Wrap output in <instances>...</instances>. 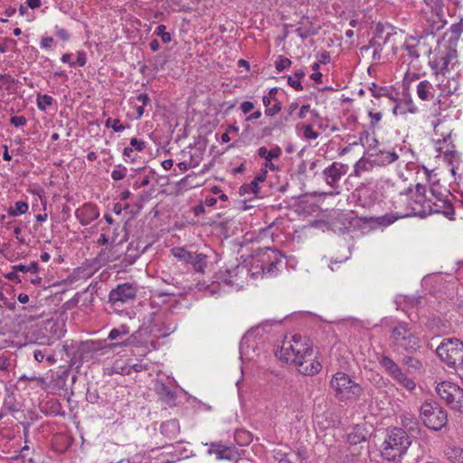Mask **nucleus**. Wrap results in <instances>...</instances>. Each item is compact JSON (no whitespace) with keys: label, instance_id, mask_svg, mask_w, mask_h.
<instances>
[{"label":"nucleus","instance_id":"1","mask_svg":"<svg viewBox=\"0 0 463 463\" xmlns=\"http://www.w3.org/2000/svg\"><path fill=\"white\" fill-rule=\"evenodd\" d=\"M411 445V440L405 430L392 428L387 430L386 437L381 445V457L388 462L400 463Z\"/></svg>","mask_w":463,"mask_h":463},{"label":"nucleus","instance_id":"2","mask_svg":"<svg viewBox=\"0 0 463 463\" xmlns=\"http://www.w3.org/2000/svg\"><path fill=\"white\" fill-rule=\"evenodd\" d=\"M136 336L131 335L127 339L119 343L108 344L104 346L99 342L85 341L75 343L73 340L65 341L63 349L71 361H83L92 356L93 354L102 349H113L118 346H128L133 345L136 341Z\"/></svg>","mask_w":463,"mask_h":463},{"label":"nucleus","instance_id":"3","mask_svg":"<svg viewBox=\"0 0 463 463\" xmlns=\"http://www.w3.org/2000/svg\"><path fill=\"white\" fill-rule=\"evenodd\" d=\"M391 347L396 353L414 354L420 348V337L414 334L410 326L400 322L390 331Z\"/></svg>","mask_w":463,"mask_h":463},{"label":"nucleus","instance_id":"4","mask_svg":"<svg viewBox=\"0 0 463 463\" xmlns=\"http://www.w3.org/2000/svg\"><path fill=\"white\" fill-rule=\"evenodd\" d=\"M419 419L429 430L438 432L448 424L447 411L436 401L426 400L420 407Z\"/></svg>","mask_w":463,"mask_h":463},{"label":"nucleus","instance_id":"5","mask_svg":"<svg viewBox=\"0 0 463 463\" xmlns=\"http://www.w3.org/2000/svg\"><path fill=\"white\" fill-rule=\"evenodd\" d=\"M311 351L312 345L309 339L300 335H295L292 337V342L283 344L279 357L280 360L294 364L298 366L303 359H310Z\"/></svg>","mask_w":463,"mask_h":463},{"label":"nucleus","instance_id":"6","mask_svg":"<svg viewBox=\"0 0 463 463\" xmlns=\"http://www.w3.org/2000/svg\"><path fill=\"white\" fill-rule=\"evenodd\" d=\"M436 354L449 368L463 370V342L460 339L444 338L436 348Z\"/></svg>","mask_w":463,"mask_h":463},{"label":"nucleus","instance_id":"7","mask_svg":"<svg viewBox=\"0 0 463 463\" xmlns=\"http://www.w3.org/2000/svg\"><path fill=\"white\" fill-rule=\"evenodd\" d=\"M330 384L340 401L357 399L363 393L362 386L343 372L335 373Z\"/></svg>","mask_w":463,"mask_h":463},{"label":"nucleus","instance_id":"8","mask_svg":"<svg viewBox=\"0 0 463 463\" xmlns=\"http://www.w3.org/2000/svg\"><path fill=\"white\" fill-rule=\"evenodd\" d=\"M439 209H432L430 204H415L414 206L406 205V211L404 212H392L381 217L371 218L375 220L379 225L387 226L394 222L396 220L406 217H420L425 218L426 216L432 213H439Z\"/></svg>","mask_w":463,"mask_h":463},{"label":"nucleus","instance_id":"9","mask_svg":"<svg viewBox=\"0 0 463 463\" xmlns=\"http://www.w3.org/2000/svg\"><path fill=\"white\" fill-rule=\"evenodd\" d=\"M283 259L284 256L279 250L265 248L260 250L252 265L255 269H260L263 274L273 276L285 264Z\"/></svg>","mask_w":463,"mask_h":463},{"label":"nucleus","instance_id":"10","mask_svg":"<svg viewBox=\"0 0 463 463\" xmlns=\"http://www.w3.org/2000/svg\"><path fill=\"white\" fill-rule=\"evenodd\" d=\"M440 399L453 411L463 412V389L450 382H442L436 387Z\"/></svg>","mask_w":463,"mask_h":463},{"label":"nucleus","instance_id":"11","mask_svg":"<svg viewBox=\"0 0 463 463\" xmlns=\"http://www.w3.org/2000/svg\"><path fill=\"white\" fill-rule=\"evenodd\" d=\"M457 62V51L451 46H446L433 60L430 61V65L436 77H439L442 74H450L451 69L454 68Z\"/></svg>","mask_w":463,"mask_h":463},{"label":"nucleus","instance_id":"12","mask_svg":"<svg viewBox=\"0 0 463 463\" xmlns=\"http://www.w3.org/2000/svg\"><path fill=\"white\" fill-rule=\"evenodd\" d=\"M172 254L180 261L191 264L196 272L203 273L207 266V256L203 253L188 251L184 248L175 247L172 249Z\"/></svg>","mask_w":463,"mask_h":463},{"label":"nucleus","instance_id":"13","mask_svg":"<svg viewBox=\"0 0 463 463\" xmlns=\"http://www.w3.org/2000/svg\"><path fill=\"white\" fill-rule=\"evenodd\" d=\"M137 289L129 283L118 285L109 294V302L115 307H121L123 304L136 298Z\"/></svg>","mask_w":463,"mask_h":463},{"label":"nucleus","instance_id":"14","mask_svg":"<svg viewBox=\"0 0 463 463\" xmlns=\"http://www.w3.org/2000/svg\"><path fill=\"white\" fill-rule=\"evenodd\" d=\"M378 144L377 139L372 138V143L369 144L366 154L372 162L380 166L388 165L395 162L399 156L394 151H383L376 147Z\"/></svg>","mask_w":463,"mask_h":463},{"label":"nucleus","instance_id":"15","mask_svg":"<svg viewBox=\"0 0 463 463\" xmlns=\"http://www.w3.org/2000/svg\"><path fill=\"white\" fill-rule=\"evenodd\" d=\"M348 165L340 162H334L324 171L325 180L327 184L334 186L347 173Z\"/></svg>","mask_w":463,"mask_h":463},{"label":"nucleus","instance_id":"16","mask_svg":"<svg viewBox=\"0 0 463 463\" xmlns=\"http://www.w3.org/2000/svg\"><path fill=\"white\" fill-rule=\"evenodd\" d=\"M209 454H214L219 460H235L238 453L234 447L226 446L221 442H213L208 449Z\"/></svg>","mask_w":463,"mask_h":463},{"label":"nucleus","instance_id":"17","mask_svg":"<svg viewBox=\"0 0 463 463\" xmlns=\"http://www.w3.org/2000/svg\"><path fill=\"white\" fill-rule=\"evenodd\" d=\"M437 80L441 95L454 94L459 87L458 78L456 75H451V73L442 74L437 77Z\"/></svg>","mask_w":463,"mask_h":463},{"label":"nucleus","instance_id":"18","mask_svg":"<svg viewBox=\"0 0 463 463\" xmlns=\"http://www.w3.org/2000/svg\"><path fill=\"white\" fill-rule=\"evenodd\" d=\"M210 211L209 210H206L205 207L203 206V204H196L194 207L192 208L191 211H189L188 213V216L186 217V221L188 223H191V224H196V223H203V224H206V223H211V222H214L215 220L212 217H204L203 216L202 218H200V216L202 215H204L206 213H208Z\"/></svg>","mask_w":463,"mask_h":463},{"label":"nucleus","instance_id":"19","mask_svg":"<svg viewBox=\"0 0 463 463\" xmlns=\"http://www.w3.org/2000/svg\"><path fill=\"white\" fill-rule=\"evenodd\" d=\"M75 215L82 225H88L90 222L97 219L99 213L93 204H83L76 209Z\"/></svg>","mask_w":463,"mask_h":463},{"label":"nucleus","instance_id":"20","mask_svg":"<svg viewBox=\"0 0 463 463\" xmlns=\"http://www.w3.org/2000/svg\"><path fill=\"white\" fill-rule=\"evenodd\" d=\"M318 209V204H288L287 210L292 212L288 213L287 215L289 220L293 221L296 217L308 216L312 212H316Z\"/></svg>","mask_w":463,"mask_h":463},{"label":"nucleus","instance_id":"21","mask_svg":"<svg viewBox=\"0 0 463 463\" xmlns=\"http://www.w3.org/2000/svg\"><path fill=\"white\" fill-rule=\"evenodd\" d=\"M310 359L305 358L298 365V371L305 375H315L321 371V364L314 358V352L311 351Z\"/></svg>","mask_w":463,"mask_h":463},{"label":"nucleus","instance_id":"22","mask_svg":"<svg viewBox=\"0 0 463 463\" xmlns=\"http://www.w3.org/2000/svg\"><path fill=\"white\" fill-rule=\"evenodd\" d=\"M146 248L147 246H145L141 249L139 242L131 241L127 248L122 262L125 263L126 266L134 264L140 255L145 252Z\"/></svg>","mask_w":463,"mask_h":463},{"label":"nucleus","instance_id":"23","mask_svg":"<svg viewBox=\"0 0 463 463\" xmlns=\"http://www.w3.org/2000/svg\"><path fill=\"white\" fill-rule=\"evenodd\" d=\"M377 361L392 379H394L396 375L402 371L399 364L388 355L378 354Z\"/></svg>","mask_w":463,"mask_h":463},{"label":"nucleus","instance_id":"24","mask_svg":"<svg viewBox=\"0 0 463 463\" xmlns=\"http://www.w3.org/2000/svg\"><path fill=\"white\" fill-rule=\"evenodd\" d=\"M426 32L434 34L440 31L446 24V21L439 13L431 12L427 17Z\"/></svg>","mask_w":463,"mask_h":463},{"label":"nucleus","instance_id":"25","mask_svg":"<svg viewBox=\"0 0 463 463\" xmlns=\"http://www.w3.org/2000/svg\"><path fill=\"white\" fill-rule=\"evenodd\" d=\"M417 111L418 108L411 97L399 100L393 108V114L396 116L405 115L407 113L415 114Z\"/></svg>","mask_w":463,"mask_h":463},{"label":"nucleus","instance_id":"26","mask_svg":"<svg viewBox=\"0 0 463 463\" xmlns=\"http://www.w3.org/2000/svg\"><path fill=\"white\" fill-rule=\"evenodd\" d=\"M402 424L411 435H420L424 430L420 425L418 419L413 415L405 414L402 417Z\"/></svg>","mask_w":463,"mask_h":463},{"label":"nucleus","instance_id":"27","mask_svg":"<svg viewBox=\"0 0 463 463\" xmlns=\"http://www.w3.org/2000/svg\"><path fill=\"white\" fill-rule=\"evenodd\" d=\"M119 259V255L114 250V247L101 249L96 257V261L99 265H106L109 262H114Z\"/></svg>","mask_w":463,"mask_h":463},{"label":"nucleus","instance_id":"28","mask_svg":"<svg viewBox=\"0 0 463 463\" xmlns=\"http://www.w3.org/2000/svg\"><path fill=\"white\" fill-rule=\"evenodd\" d=\"M160 430L163 435L167 437L170 439H175L177 434L180 431V426L178 423V420H170L167 421H165L160 426Z\"/></svg>","mask_w":463,"mask_h":463},{"label":"nucleus","instance_id":"29","mask_svg":"<svg viewBox=\"0 0 463 463\" xmlns=\"http://www.w3.org/2000/svg\"><path fill=\"white\" fill-rule=\"evenodd\" d=\"M295 32L301 39H307L309 36L317 34L318 29L308 20H303L299 23V26L295 30Z\"/></svg>","mask_w":463,"mask_h":463},{"label":"nucleus","instance_id":"30","mask_svg":"<svg viewBox=\"0 0 463 463\" xmlns=\"http://www.w3.org/2000/svg\"><path fill=\"white\" fill-rule=\"evenodd\" d=\"M417 95L422 100H430L434 97V88L428 80H422L417 85Z\"/></svg>","mask_w":463,"mask_h":463},{"label":"nucleus","instance_id":"31","mask_svg":"<svg viewBox=\"0 0 463 463\" xmlns=\"http://www.w3.org/2000/svg\"><path fill=\"white\" fill-rule=\"evenodd\" d=\"M426 186L420 184H417L414 189L411 187L407 189V193L411 194V199L417 203H424L426 200L431 201V199L426 197Z\"/></svg>","mask_w":463,"mask_h":463},{"label":"nucleus","instance_id":"32","mask_svg":"<svg viewBox=\"0 0 463 463\" xmlns=\"http://www.w3.org/2000/svg\"><path fill=\"white\" fill-rule=\"evenodd\" d=\"M402 363L407 366V372L409 373H420L423 370L422 362L411 355H404L402 359Z\"/></svg>","mask_w":463,"mask_h":463},{"label":"nucleus","instance_id":"33","mask_svg":"<svg viewBox=\"0 0 463 463\" xmlns=\"http://www.w3.org/2000/svg\"><path fill=\"white\" fill-rule=\"evenodd\" d=\"M364 429L356 425L353 430L346 435V442L350 445H357L365 441Z\"/></svg>","mask_w":463,"mask_h":463},{"label":"nucleus","instance_id":"34","mask_svg":"<svg viewBox=\"0 0 463 463\" xmlns=\"http://www.w3.org/2000/svg\"><path fill=\"white\" fill-rule=\"evenodd\" d=\"M296 130L298 135L307 140H314L319 137V133L313 129L311 124H297Z\"/></svg>","mask_w":463,"mask_h":463},{"label":"nucleus","instance_id":"35","mask_svg":"<svg viewBox=\"0 0 463 463\" xmlns=\"http://www.w3.org/2000/svg\"><path fill=\"white\" fill-rule=\"evenodd\" d=\"M277 92H278V89L272 88L269 90V91L267 95L263 96V97L271 99L273 100L272 108H270L269 109H265V115H267V116L272 117L281 110V104L276 97Z\"/></svg>","mask_w":463,"mask_h":463},{"label":"nucleus","instance_id":"36","mask_svg":"<svg viewBox=\"0 0 463 463\" xmlns=\"http://www.w3.org/2000/svg\"><path fill=\"white\" fill-rule=\"evenodd\" d=\"M282 154V150L279 146H275L270 150H268L265 146H260L258 149V155L260 157L264 158L266 161H271L272 159L279 158Z\"/></svg>","mask_w":463,"mask_h":463},{"label":"nucleus","instance_id":"37","mask_svg":"<svg viewBox=\"0 0 463 463\" xmlns=\"http://www.w3.org/2000/svg\"><path fill=\"white\" fill-rule=\"evenodd\" d=\"M446 456L452 463H463V449L457 446L449 447Z\"/></svg>","mask_w":463,"mask_h":463},{"label":"nucleus","instance_id":"38","mask_svg":"<svg viewBox=\"0 0 463 463\" xmlns=\"http://www.w3.org/2000/svg\"><path fill=\"white\" fill-rule=\"evenodd\" d=\"M157 394L166 402L175 401V394L170 387L165 383H160L156 386Z\"/></svg>","mask_w":463,"mask_h":463},{"label":"nucleus","instance_id":"39","mask_svg":"<svg viewBox=\"0 0 463 463\" xmlns=\"http://www.w3.org/2000/svg\"><path fill=\"white\" fill-rule=\"evenodd\" d=\"M393 380L410 392L416 388V383L411 378L408 377L402 371L398 373Z\"/></svg>","mask_w":463,"mask_h":463},{"label":"nucleus","instance_id":"40","mask_svg":"<svg viewBox=\"0 0 463 463\" xmlns=\"http://www.w3.org/2000/svg\"><path fill=\"white\" fill-rule=\"evenodd\" d=\"M305 76V71L301 69L297 70L294 73V76L288 77V83L289 86L294 88L297 90H302L303 87L300 82V79Z\"/></svg>","mask_w":463,"mask_h":463},{"label":"nucleus","instance_id":"41","mask_svg":"<svg viewBox=\"0 0 463 463\" xmlns=\"http://www.w3.org/2000/svg\"><path fill=\"white\" fill-rule=\"evenodd\" d=\"M54 99L52 96L47 94H38L36 99V104L40 110L45 111L48 107L52 106Z\"/></svg>","mask_w":463,"mask_h":463},{"label":"nucleus","instance_id":"42","mask_svg":"<svg viewBox=\"0 0 463 463\" xmlns=\"http://www.w3.org/2000/svg\"><path fill=\"white\" fill-rule=\"evenodd\" d=\"M129 334V327L126 325H121L118 328H113L109 334L108 338L110 340L121 339L123 336H126Z\"/></svg>","mask_w":463,"mask_h":463},{"label":"nucleus","instance_id":"43","mask_svg":"<svg viewBox=\"0 0 463 463\" xmlns=\"http://www.w3.org/2000/svg\"><path fill=\"white\" fill-rule=\"evenodd\" d=\"M50 326V331L52 334V337H48L47 344H51V339H59L63 335V333L61 329L59 328L58 323L48 321L45 326V329H47V326Z\"/></svg>","mask_w":463,"mask_h":463},{"label":"nucleus","instance_id":"44","mask_svg":"<svg viewBox=\"0 0 463 463\" xmlns=\"http://www.w3.org/2000/svg\"><path fill=\"white\" fill-rule=\"evenodd\" d=\"M29 209V204H15L14 206L10 205L7 208L9 216L15 217L25 213Z\"/></svg>","mask_w":463,"mask_h":463},{"label":"nucleus","instance_id":"45","mask_svg":"<svg viewBox=\"0 0 463 463\" xmlns=\"http://www.w3.org/2000/svg\"><path fill=\"white\" fill-rule=\"evenodd\" d=\"M370 48L373 49V60L374 61H379L381 59V52L383 51V47L380 43H377L375 41H371L369 45L364 47L363 50H369Z\"/></svg>","mask_w":463,"mask_h":463},{"label":"nucleus","instance_id":"46","mask_svg":"<svg viewBox=\"0 0 463 463\" xmlns=\"http://www.w3.org/2000/svg\"><path fill=\"white\" fill-rule=\"evenodd\" d=\"M240 193L241 194H257L259 193V184L252 180L250 184H245L241 186Z\"/></svg>","mask_w":463,"mask_h":463},{"label":"nucleus","instance_id":"47","mask_svg":"<svg viewBox=\"0 0 463 463\" xmlns=\"http://www.w3.org/2000/svg\"><path fill=\"white\" fill-rule=\"evenodd\" d=\"M14 269L21 272H30V273L35 274L38 272L39 267H38V263L36 261H33L29 265H24V264L14 265Z\"/></svg>","mask_w":463,"mask_h":463},{"label":"nucleus","instance_id":"48","mask_svg":"<svg viewBox=\"0 0 463 463\" xmlns=\"http://www.w3.org/2000/svg\"><path fill=\"white\" fill-rule=\"evenodd\" d=\"M106 128H111L115 132H122L126 128L118 118H109L105 122Z\"/></svg>","mask_w":463,"mask_h":463},{"label":"nucleus","instance_id":"49","mask_svg":"<svg viewBox=\"0 0 463 463\" xmlns=\"http://www.w3.org/2000/svg\"><path fill=\"white\" fill-rule=\"evenodd\" d=\"M165 25L164 24H160L158 25L154 33L159 37H161L162 41L165 43H167L169 42H171L172 38H171V34L167 32H165Z\"/></svg>","mask_w":463,"mask_h":463},{"label":"nucleus","instance_id":"50","mask_svg":"<svg viewBox=\"0 0 463 463\" xmlns=\"http://www.w3.org/2000/svg\"><path fill=\"white\" fill-rule=\"evenodd\" d=\"M127 172H128V169L127 167L125 166H122V165H118V167L116 169H114L111 173V178L114 180V181H120L122 180L123 178H125L126 175H127Z\"/></svg>","mask_w":463,"mask_h":463},{"label":"nucleus","instance_id":"51","mask_svg":"<svg viewBox=\"0 0 463 463\" xmlns=\"http://www.w3.org/2000/svg\"><path fill=\"white\" fill-rule=\"evenodd\" d=\"M99 395L97 389L89 387L86 392V401L91 404H95L99 402Z\"/></svg>","mask_w":463,"mask_h":463},{"label":"nucleus","instance_id":"52","mask_svg":"<svg viewBox=\"0 0 463 463\" xmlns=\"http://www.w3.org/2000/svg\"><path fill=\"white\" fill-rule=\"evenodd\" d=\"M291 65V61L288 58L279 56L278 61L275 62V67L279 71H282Z\"/></svg>","mask_w":463,"mask_h":463},{"label":"nucleus","instance_id":"53","mask_svg":"<svg viewBox=\"0 0 463 463\" xmlns=\"http://www.w3.org/2000/svg\"><path fill=\"white\" fill-rule=\"evenodd\" d=\"M28 451H29V447L27 445H25L24 447H23V449H21L20 451V456L17 457V458H14V460L15 461H19V460H22L23 463H26V461L28 463H33V458H27L28 456Z\"/></svg>","mask_w":463,"mask_h":463},{"label":"nucleus","instance_id":"54","mask_svg":"<svg viewBox=\"0 0 463 463\" xmlns=\"http://www.w3.org/2000/svg\"><path fill=\"white\" fill-rule=\"evenodd\" d=\"M290 120L289 117L287 115H282L279 120L275 121L273 124L274 128H278L282 130L288 124V122Z\"/></svg>","mask_w":463,"mask_h":463},{"label":"nucleus","instance_id":"55","mask_svg":"<svg viewBox=\"0 0 463 463\" xmlns=\"http://www.w3.org/2000/svg\"><path fill=\"white\" fill-rule=\"evenodd\" d=\"M14 80L9 74H1L0 75V90L5 88L7 89L10 83H14Z\"/></svg>","mask_w":463,"mask_h":463},{"label":"nucleus","instance_id":"56","mask_svg":"<svg viewBox=\"0 0 463 463\" xmlns=\"http://www.w3.org/2000/svg\"><path fill=\"white\" fill-rule=\"evenodd\" d=\"M369 117L371 118L370 125L372 128H375V126L381 121L383 118V114L381 112H369Z\"/></svg>","mask_w":463,"mask_h":463},{"label":"nucleus","instance_id":"57","mask_svg":"<svg viewBox=\"0 0 463 463\" xmlns=\"http://www.w3.org/2000/svg\"><path fill=\"white\" fill-rule=\"evenodd\" d=\"M10 122L14 127H23L26 124L27 120L24 116H14L11 118Z\"/></svg>","mask_w":463,"mask_h":463},{"label":"nucleus","instance_id":"58","mask_svg":"<svg viewBox=\"0 0 463 463\" xmlns=\"http://www.w3.org/2000/svg\"><path fill=\"white\" fill-rule=\"evenodd\" d=\"M87 62V55L83 51L77 52V60L74 61L75 66L78 65L80 67H83Z\"/></svg>","mask_w":463,"mask_h":463},{"label":"nucleus","instance_id":"59","mask_svg":"<svg viewBox=\"0 0 463 463\" xmlns=\"http://www.w3.org/2000/svg\"><path fill=\"white\" fill-rule=\"evenodd\" d=\"M130 146L133 149L142 151L145 148V142L136 137L131 138Z\"/></svg>","mask_w":463,"mask_h":463},{"label":"nucleus","instance_id":"60","mask_svg":"<svg viewBox=\"0 0 463 463\" xmlns=\"http://www.w3.org/2000/svg\"><path fill=\"white\" fill-rule=\"evenodd\" d=\"M403 48L407 52V54L411 57L412 59H417L420 54L418 51L416 50V47L413 45H409L407 43L403 44Z\"/></svg>","mask_w":463,"mask_h":463},{"label":"nucleus","instance_id":"61","mask_svg":"<svg viewBox=\"0 0 463 463\" xmlns=\"http://www.w3.org/2000/svg\"><path fill=\"white\" fill-rule=\"evenodd\" d=\"M55 35L62 41H68L70 39V33L67 30L58 26L55 27Z\"/></svg>","mask_w":463,"mask_h":463},{"label":"nucleus","instance_id":"62","mask_svg":"<svg viewBox=\"0 0 463 463\" xmlns=\"http://www.w3.org/2000/svg\"><path fill=\"white\" fill-rule=\"evenodd\" d=\"M18 272H19V270H16L14 269V266H13V270L11 272L5 274V277L9 280L21 282L22 279H21L20 276L18 275Z\"/></svg>","mask_w":463,"mask_h":463},{"label":"nucleus","instance_id":"63","mask_svg":"<svg viewBox=\"0 0 463 463\" xmlns=\"http://www.w3.org/2000/svg\"><path fill=\"white\" fill-rule=\"evenodd\" d=\"M240 109L244 114H248L254 109V104L251 101H243Z\"/></svg>","mask_w":463,"mask_h":463},{"label":"nucleus","instance_id":"64","mask_svg":"<svg viewBox=\"0 0 463 463\" xmlns=\"http://www.w3.org/2000/svg\"><path fill=\"white\" fill-rule=\"evenodd\" d=\"M443 207L445 208V210L442 212L444 216L448 217L450 220L453 219V215L455 213L453 204H451V203L444 204Z\"/></svg>","mask_w":463,"mask_h":463}]
</instances>
